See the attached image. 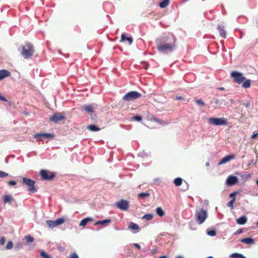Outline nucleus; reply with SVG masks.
Returning <instances> with one entry per match:
<instances>
[{"label": "nucleus", "mask_w": 258, "mask_h": 258, "mask_svg": "<svg viewBox=\"0 0 258 258\" xmlns=\"http://www.w3.org/2000/svg\"><path fill=\"white\" fill-rule=\"evenodd\" d=\"M176 38L172 34H164L158 37L156 40L157 49L162 54L171 53L176 48Z\"/></svg>", "instance_id": "1"}, {"label": "nucleus", "mask_w": 258, "mask_h": 258, "mask_svg": "<svg viewBox=\"0 0 258 258\" xmlns=\"http://www.w3.org/2000/svg\"><path fill=\"white\" fill-rule=\"evenodd\" d=\"M230 76L234 82L239 85L241 84L243 88H248L250 87L251 80L244 77L242 73L236 71H232Z\"/></svg>", "instance_id": "2"}, {"label": "nucleus", "mask_w": 258, "mask_h": 258, "mask_svg": "<svg viewBox=\"0 0 258 258\" xmlns=\"http://www.w3.org/2000/svg\"><path fill=\"white\" fill-rule=\"evenodd\" d=\"M34 52V49L33 45L29 43H26L25 45L22 46V50L20 53L23 56L26 58L28 59L33 55Z\"/></svg>", "instance_id": "3"}, {"label": "nucleus", "mask_w": 258, "mask_h": 258, "mask_svg": "<svg viewBox=\"0 0 258 258\" xmlns=\"http://www.w3.org/2000/svg\"><path fill=\"white\" fill-rule=\"evenodd\" d=\"M208 216L207 211L204 208L197 210L195 213L196 221L199 224H203Z\"/></svg>", "instance_id": "4"}, {"label": "nucleus", "mask_w": 258, "mask_h": 258, "mask_svg": "<svg viewBox=\"0 0 258 258\" xmlns=\"http://www.w3.org/2000/svg\"><path fill=\"white\" fill-rule=\"evenodd\" d=\"M142 94L136 91H132L127 92L122 97V100L124 101H130L140 98Z\"/></svg>", "instance_id": "5"}, {"label": "nucleus", "mask_w": 258, "mask_h": 258, "mask_svg": "<svg viewBox=\"0 0 258 258\" xmlns=\"http://www.w3.org/2000/svg\"><path fill=\"white\" fill-rule=\"evenodd\" d=\"M208 123L213 125H226L227 124V120L225 118H213L211 117L208 120Z\"/></svg>", "instance_id": "6"}, {"label": "nucleus", "mask_w": 258, "mask_h": 258, "mask_svg": "<svg viewBox=\"0 0 258 258\" xmlns=\"http://www.w3.org/2000/svg\"><path fill=\"white\" fill-rule=\"evenodd\" d=\"M22 182L23 184L28 186V190L31 193H35L37 191V189L35 187V182L33 180L27 177H23L22 179Z\"/></svg>", "instance_id": "7"}, {"label": "nucleus", "mask_w": 258, "mask_h": 258, "mask_svg": "<svg viewBox=\"0 0 258 258\" xmlns=\"http://www.w3.org/2000/svg\"><path fill=\"white\" fill-rule=\"evenodd\" d=\"M40 174L42 179L46 180H51L56 176L55 172L44 169L40 171Z\"/></svg>", "instance_id": "8"}, {"label": "nucleus", "mask_w": 258, "mask_h": 258, "mask_svg": "<svg viewBox=\"0 0 258 258\" xmlns=\"http://www.w3.org/2000/svg\"><path fill=\"white\" fill-rule=\"evenodd\" d=\"M33 137L37 141H45L53 139L54 135L50 133H39L35 134Z\"/></svg>", "instance_id": "9"}, {"label": "nucleus", "mask_w": 258, "mask_h": 258, "mask_svg": "<svg viewBox=\"0 0 258 258\" xmlns=\"http://www.w3.org/2000/svg\"><path fill=\"white\" fill-rule=\"evenodd\" d=\"M64 222V220L62 218H58L56 220L53 221L48 220L46 221V223L48 227L51 229L54 228L57 226L62 224Z\"/></svg>", "instance_id": "10"}, {"label": "nucleus", "mask_w": 258, "mask_h": 258, "mask_svg": "<svg viewBox=\"0 0 258 258\" xmlns=\"http://www.w3.org/2000/svg\"><path fill=\"white\" fill-rule=\"evenodd\" d=\"M64 119V115L62 112L55 113L49 117V120L54 123H57Z\"/></svg>", "instance_id": "11"}, {"label": "nucleus", "mask_w": 258, "mask_h": 258, "mask_svg": "<svg viewBox=\"0 0 258 258\" xmlns=\"http://www.w3.org/2000/svg\"><path fill=\"white\" fill-rule=\"evenodd\" d=\"M115 206L122 211H126L129 208L128 202L124 200H121L115 203Z\"/></svg>", "instance_id": "12"}, {"label": "nucleus", "mask_w": 258, "mask_h": 258, "mask_svg": "<svg viewBox=\"0 0 258 258\" xmlns=\"http://www.w3.org/2000/svg\"><path fill=\"white\" fill-rule=\"evenodd\" d=\"M96 104H92L90 105H84L82 106V109L86 111L88 113H93L94 109L96 107Z\"/></svg>", "instance_id": "13"}, {"label": "nucleus", "mask_w": 258, "mask_h": 258, "mask_svg": "<svg viewBox=\"0 0 258 258\" xmlns=\"http://www.w3.org/2000/svg\"><path fill=\"white\" fill-rule=\"evenodd\" d=\"M238 181V178L236 176L230 175L226 179V183L228 186L235 185Z\"/></svg>", "instance_id": "14"}, {"label": "nucleus", "mask_w": 258, "mask_h": 258, "mask_svg": "<svg viewBox=\"0 0 258 258\" xmlns=\"http://www.w3.org/2000/svg\"><path fill=\"white\" fill-rule=\"evenodd\" d=\"M235 158L234 155L231 154L225 156L219 162V165L223 164L229 162L231 160L234 159Z\"/></svg>", "instance_id": "15"}, {"label": "nucleus", "mask_w": 258, "mask_h": 258, "mask_svg": "<svg viewBox=\"0 0 258 258\" xmlns=\"http://www.w3.org/2000/svg\"><path fill=\"white\" fill-rule=\"evenodd\" d=\"M11 73L6 70H2L0 71V80L4 79L6 77L10 76Z\"/></svg>", "instance_id": "16"}, {"label": "nucleus", "mask_w": 258, "mask_h": 258, "mask_svg": "<svg viewBox=\"0 0 258 258\" xmlns=\"http://www.w3.org/2000/svg\"><path fill=\"white\" fill-rule=\"evenodd\" d=\"M127 41L129 44H132L133 42V39L132 37H126L124 33H122L121 36L120 42Z\"/></svg>", "instance_id": "17"}, {"label": "nucleus", "mask_w": 258, "mask_h": 258, "mask_svg": "<svg viewBox=\"0 0 258 258\" xmlns=\"http://www.w3.org/2000/svg\"><path fill=\"white\" fill-rule=\"evenodd\" d=\"M218 30L219 32L220 36L223 38H226V31L224 29V27L221 25L218 26Z\"/></svg>", "instance_id": "18"}, {"label": "nucleus", "mask_w": 258, "mask_h": 258, "mask_svg": "<svg viewBox=\"0 0 258 258\" xmlns=\"http://www.w3.org/2000/svg\"><path fill=\"white\" fill-rule=\"evenodd\" d=\"M247 221V218L245 216L240 217L239 218L236 219V222L239 225H244Z\"/></svg>", "instance_id": "19"}, {"label": "nucleus", "mask_w": 258, "mask_h": 258, "mask_svg": "<svg viewBox=\"0 0 258 258\" xmlns=\"http://www.w3.org/2000/svg\"><path fill=\"white\" fill-rule=\"evenodd\" d=\"M241 242L246 244L251 245L254 243V240L253 238L251 237H247L245 238H242L241 239Z\"/></svg>", "instance_id": "20"}, {"label": "nucleus", "mask_w": 258, "mask_h": 258, "mask_svg": "<svg viewBox=\"0 0 258 258\" xmlns=\"http://www.w3.org/2000/svg\"><path fill=\"white\" fill-rule=\"evenodd\" d=\"M92 221V219L90 217H87L82 220L80 223V226H85L89 222Z\"/></svg>", "instance_id": "21"}, {"label": "nucleus", "mask_w": 258, "mask_h": 258, "mask_svg": "<svg viewBox=\"0 0 258 258\" xmlns=\"http://www.w3.org/2000/svg\"><path fill=\"white\" fill-rule=\"evenodd\" d=\"M111 222L110 219H105L103 220H98L94 224L95 225H105L106 224L110 223Z\"/></svg>", "instance_id": "22"}, {"label": "nucleus", "mask_w": 258, "mask_h": 258, "mask_svg": "<svg viewBox=\"0 0 258 258\" xmlns=\"http://www.w3.org/2000/svg\"><path fill=\"white\" fill-rule=\"evenodd\" d=\"M87 128L92 132H97L100 130L99 127L94 124L88 125Z\"/></svg>", "instance_id": "23"}, {"label": "nucleus", "mask_w": 258, "mask_h": 258, "mask_svg": "<svg viewBox=\"0 0 258 258\" xmlns=\"http://www.w3.org/2000/svg\"><path fill=\"white\" fill-rule=\"evenodd\" d=\"M156 213L159 217H163L165 215V212L161 207H157L156 209Z\"/></svg>", "instance_id": "24"}, {"label": "nucleus", "mask_w": 258, "mask_h": 258, "mask_svg": "<svg viewBox=\"0 0 258 258\" xmlns=\"http://www.w3.org/2000/svg\"><path fill=\"white\" fill-rule=\"evenodd\" d=\"M170 0H163L159 4V6L161 8H166L169 4Z\"/></svg>", "instance_id": "25"}, {"label": "nucleus", "mask_w": 258, "mask_h": 258, "mask_svg": "<svg viewBox=\"0 0 258 258\" xmlns=\"http://www.w3.org/2000/svg\"><path fill=\"white\" fill-rule=\"evenodd\" d=\"M230 258H247L243 254L239 253H233L230 255Z\"/></svg>", "instance_id": "26"}, {"label": "nucleus", "mask_w": 258, "mask_h": 258, "mask_svg": "<svg viewBox=\"0 0 258 258\" xmlns=\"http://www.w3.org/2000/svg\"><path fill=\"white\" fill-rule=\"evenodd\" d=\"M183 179L181 177H177L174 179L173 183L176 186H180L182 183Z\"/></svg>", "instance_id": "27"}, {"label": "nucleus", "mask_w": 258, "mask_h": 258, "mask_svg": "<svg viewBox=\"0 0 258 258\" xmlns=\"http://www.w3.org/2000/svg\"><path fill=\"white\" fill-rule=\"evenodd\" d=\"M128 227L132 229L133 230H139V227L138 226V224H137L136 223H133V222H131L129 226H128Z\"/></svg>", "instance_id": "28"}, {"label": "nucleus", "mask_w": 258, "mask_h": 258, "mask_svg": "<svg viewBox=\"0 0 258 258\" xmlns=\"http://www.w3.org/2000/svg\"><path fill=\"white\" fill-rule=\"evenodd\" d=\"M12 196L10 195H5L4 197V203H10L12 200Z\"/></svg>", "instance_id": "29"}, {"label": "nucleus", "mask_w": 258, "mask_h": 258, "mask_svg": "<svg viewBox=\"0 0 258 258\" xmlns=\"http://www.w3.org/2000/svg\"><path fill=\"white\" fill-rule=\"evenodd\" d=\"M150 196V194L148 192H141L138 194V197L141 198H148Z\"/></svg>", "instance_id": "30"}, {"label": "nucleus", "mask_w": 258, "mask_h": 258, "mask_svg": "<svg viewBox=\"0 0 258 258\" xmlns=\"http://www.w3.org/2000/svg\"><path fill=\"white\" fill-rule=\"evenodd\" d=\"M207 233L208 235L213 237L216 235V231L214 229L208 230Z\"/></svg>", "instance_id": "31"}, {"label": "nucleus", "mask_w": 258, "mask_h": 258, "mask_svg": "<svg viewBox=\"0 0 258 258\" xmlns=\"http://www.w3.org/2000/svg\"><path fill=\"white\" fill-rule=\"evenodd\" d=\"M40 256L42 258H52L50 255L46 253L44 250L40 252Z\"/></svg>", "instance_id": "32"}, {"label": "nucleus", "mask_w": 258, "mask_h": 258, "mask_svg": "<svg viewBox=\"0 0 258 258\" xmlns=\"http://www.w3.org/2000/svg\"><path fill=\"white\" fill-rule=\"evenodd\" d=\"M153 218V215L152 214H145L143 217V219H146V220H150Z\"/></svg>", "instance_id": "33"}, {"label": "nucleus", "mask_w": 258, "mask_h": 258, "mask_svg": "<svg viewBox=\"0 0 258 258\" xmlns=\"http://www.w3.org/2000/svg\"><path fill=\"white\" fill-rule=\"evenodd\" d=\"M148 155H149L148 153L146 152L145 151H142V152H140L138 154V156L142 157V158H144V157H147V156H148Z\"/></svg>", "instance_id": "34"}, {"label": "nucleus", "mask_w": 258, "mask_h": 258, "mask_svg": "<svg viewBox=\"0 0 258 258\" xmlns=\"http://www.w3.org/2000/svg\"><path fill=\"white\" fill-rule=\"evenodd\" d=\"M25 239L28 242H32L34 241V238L30 235H27L25 236Z\"/></svg>", "instance_id": "35"}, {"label": "nucleus", "mask_w": 258, "mask_h": 258, "mask_svg": "<svg viewBox=\"0 0 258 258\" xmlns=\"http://www.w3.org/2000/svg\"><path fill=\"white\" fill-rule=\"evenodd\" d=\"M234 199H231L228 203L227 207L230 208L231 209H234L233 204L234 203Z\"/></svg>", "instance_id": "36"}, {"label": "nucleus", "mask_w": 258, "mask_h": 258, "mask_svg": "<svg viewBox=\"0 0 258 258\" xmlns=\"http://www.w3.org/2000/svg\"><path fill=\"white\" fill-rule=\"evenodd\" d=\"M13 245H14V244H13V242L11 241H10L8 242V243L6 245V248L7 249H10L13 247Z\"/></svg>", "instance_id": "37"}, {"label": "nucleus", "mask_w": 258, "mask_h": 258, "mask_svg": "<svg viewBox=\"0 0 258 258\" xmlns=\"http://www.w3.org/2000/svg\"><path fill=\"white\" fill-rule=\"evenodd\" d=\"M133 119L139 122L142 121V117L140 115H136L133 117Z\"/></svg>", "instance_id": "38"}, {"label": "nucleus", "mask_w": 258, "mask_h": 258, "mask_svg": "<svg viewBox=\"0 0 258 258\" xmlns=\"http://www.w3.org/2000/svg\"><path fill=\"white\" fill-rule=\"evenodd\" d=\"M9 175L8 173H6L3 171L0 170V178H4Z\"/></svg>", "instance_id": "39"}, {"label": "nucleus", "mask_w": 258, "mask_h": 258, "mask_svg": "<svg viewBox=\"0 0 258 258\" xmlns=\"http://www.w3.org/2000/svg\"><path fill=\"white\" fill-rule=\"evenodd\" d=\"M238 194L237 191H234L229 194L230 198H232V199H234V201H235V196Z\"/></svg>", "instance_id": "40"}, {"label": "nucleus", "mask_w": 258, "mask_h": 258, "mask_svg": "<svg viewBox=\"0 0 258 258\" xmlns=\"http://www.w3.org/2000/svg\"><path fill=\"white\" fill-rule=\"evenodd\" d=\"M196 102L198 105L201 106L205 105L204 101H203V100L201 99L196 100Z\"/></svg>", "instance_id": "41"}, {"label": "nucleus", "mask_w": 258, "mask_h": 258, "mask_svg": "<svg viewBox=\"0 0 258 258\" xmlns=\"http://www.w3.org/2000/svg\"><path fill=\"white\" fill-rule=\"evenodd\" d=\"M17 184V182L14 180H11L8 182V184L10 186H14Z\"/></svg>", "instance_id": "42"}, {"label": "nucleus", "mask_w": 258, "mask_h": 258, "mask_svg": "<svg viewBox=\"0 0 258 258\" xmlns=\"http://www.w3.org/2000/svg\"><path fill=\"white\" fill-rule=\"evenodd\" d=\"M6 242V239L5 237H2L0 239V244L1 245H4Z\"/></svg>", "instance_id": "43"}, {"label": "nucleus", "mask_w": 258, "mask_h": 258, "mask_svg": "<svg viewBox=\"0 0 258 258\" xmlns=\"http://www.w3.org/2000/svg\"><path fill=\"white\" fill-rule=\"evenodd\" d=\"M243 233V229H239L236 231H235L234 233V235H237V234H240L241 233Z\"/></svg>", "instance_id": "44"}, {"label": "nucleus", "mask_w": 258, "mask_h": 258, "mask_svg": "<svg viewBox=\"0 0 258 258\" xmlns=\"http://www.w3.org/2000/svg\"><path fill=\"white\" fill-rule=\"evenodd\" d=\"M258 137V132L256 133H254L251 137V139H255L256 138H257Z\"/></svg>", "instance_id": "45"}, {"label": "nucleus", "mask_w": 258, "mask_h": 258, "mask_svg": "<svg viewBox=\"0 0 258 258\" xmlns=\"http://www.w3.org/2000/svg\"><path fill=\"white\" fill-rule=\"evenodd\" d=\"M0 100L5 101V102L8 101V100L4 96L2 95L1 94H0Z\"/></svg>", "instance_id": "46"}, {"label": "nucleus", "mask_w": 258, "mask_h": 258, "mask_svg": "<svg viewBox=\"0 0 258 258\" xmlns=\"http://www.w3.org/2000/svg\"><path fill=\"white\" fill-rule=\"evenodd\" d=\"M70 258H79V256L76 253H74L71 255Z\"/></svg>", "instance_id": "47"}, {"label": "nucleus", "mask_w": 258, "mask_h": 258, "mask_svg": "<svg viewBox=\"0 0 258 258\" xmlns=\"http://www.w3.org/2000/svg\"><path fill=\"white\" fill-rule=\"evenodd\" d=\"M133 245L138 249H140L141 248V246L138 243H133Z\"/></svg>", "instance_id": "48"}, {"label": "nucleus", "mask_w": 258, "mask_h": 258, "mask_svg": "<svg viewBox=\"0 0 258 258\" xmlns=\"http://www.w3.org/2000/svg\"><path fill=\"white\" fill-rule=\"evenodd\" d=\"M243 105L246 107V108H248L250 106V103L249 102H247L246 103H244Z\"/></svg>", "instance_id": "49"}, {"label": "nucleus", "mask_w": 258, "mask_h": 258, "mask_svg": "<svg viewBox=\"0 0 258 258\" xmlns=\"http://www.w3.org/2000/svg\"><path fill=\"white\" fill-rule=\"evenodd\" d=\"M154 120L159 123H161L162 121L160 119H159V118H154Z\"/></svg>", "instance_id": "50"}, {"label": "nucleus", "mask_w": 258, "mask_h": 258, "mask_svg": "<svg viewBox=\"0 0 258 258\" xmlns=\"http://www.w3.org/2000/svg\"><path fill=\"white\" fill-rule=\"evenodd\" d=\"M253 161H254L253 159H252V160H249V161H248V164H247V166H250V165H251L253 163Z\"/></svg>", "instance_id": "51"}, {"label": "nucleus", "mask_w": 258, "mask_h": 258, "mask_svg": "<svg viewBox=\"0 0 258 258\" xmlns=\"http://www.w3.org/2000/svg\"><path fill=\"white\" fill-rule=\"evenodd\" d=\"M215 104H220L219 103V100H218V99H216V100L215 101Z\"/></svg>", "instance_id": "52"}, {"label": "nucleus", "mask_w": 258, "mask_h": 258, "mask_svg": "<svg viewBox=\"0 0 258 258\" xmlns=\"http://www.w3.org/2000/svg\"><path fill=\"white\" fill-rule=\"evenodd\" d=\"M176 99V100H181L182 99V97L181 96H177Z\"/></svg>", "instance_id": "53"}, {"label": "nucleus", "mask_w": 258, "mask_h": 258, "mask_svg": "<svg viewBox=\"0 0 258 258\" xmlns=\"http://www.w3.org/2000/svg\"><path fill=\"white\" fill-rule=\"evenodd\" d=\"M159 180V178H155V179H154V182H157V181H158Z\"/></svg>", "instance_id": "54"}, {"label": "nucleus", "mask_w": 258, "mask_h": 258, "mask_svg": "<svg viewBox=\"0 0 258 258\" xmlns=\"http://www.w3.org/2000/svg\"><path fill=\"white\" fill-rule=\"evenodd\" d=\"M158 258H166V256L163 255V256H161L159 257Z\"/></svg>", "instance_id": "55"}, {"label": "nucleus", "mask_w": 258, "mask_h": 258, "mask_svg": "<svg viewBox=\"0 0 258 258\" xmlns=\"http://www.w3.org/2000/svg\"><path fill=\"white\" fill-rule=\"evenodd\" d=\"M206 166H210V163H209V162H207V163H206Z\"/></svg>", "instance_id": "56"}, {"label": "nucleus", "mask_w": 258, "mask_h": 258, "mask_svg": "<svg viewBox=\"0 0 258 258\" xmlns=\"http://www.w3.org/2000/svg\"><path fill=\"white\" fill-rule=\"evenodd\" d=\"M176 258H183V257L182 256H178L176 257Z\"/></svg>", "instance_id": "57"}, {"label": "nucleus", "mask_w": 258, "mask_h": 258, "mask_svg": "<svg viewBox=\"0 0 258 258\" xmlns=\"http://www.w3.org/2000/svg\"><path fill=\"white\" fill-rule=\"evenodd\" d=\"M5 162H6V163H7L8 162V158H7L6 159Z\"/></svg>", "instance_id": "58"}, {"label": "nucleus", "mask_w": 258, "mask_h": 258, "mask_svg": "<svg viewBox=\"0 0 258 258\" xmlns=\"http://www.w3.org/2000/svg\"><path fill=\"white\" fill-rule=\"evenodd\" d=\"M220 89L221 90H223L224 89V88L223 87H221V88H220Z\"/></svg>", "instance_id": "59"}, {"label": "nucleus", "mask_w": 258, "mask_h": 258, "mask_svg": "<svg viewBox=\"0 0 258 258\" xmlns=\"http://www.w3.org/2000/svg\"><path fill=\"white\" fill-rule=\"evenodd\" d=\"M256 25L257 27H258V19L256 21Z\"/></svg>", "instance_id": "60"}, {"label": "nucleus", "mask_w": 258, "mask_h": 258, "mask_svg": "<svg viewBox=\"0 0 258 258\" xmlns=\"http://www.w3.org/2000/svg\"><path fill=\"white\" fill-rule=\"evenodd\" d=\"M207 258H214V257L212 256H209V257H208Z\"/></svg>", "instance_id": "61"}, {"label": "nucleus", "mask_w": 258, "mask_h": 258, "mask_svg": "<svg viewBox=\"0 0 258 258\" xmlns=\"http://www.w3.org/2000/svg\"><path fill=\"white\" fill-rule=\"evenodd\" d=\"M148 65H147V66L145 67H144V68H145V69H147V68H148Z\"/></svg>", "instance_id": "62"}, {"label": "nucleus", "mask_w": 258, "mask_h": 258, "mask_svg": "<svg viewBox=\"0 0 258 258\" xmlns=\"http://www.w3.org/2000/svg\"><path fill=\"white\" fill-rule=\"evenodd\" d=\"M256 183L257 185L258 186V179L256 180Z\"/></svg>", "instance_id": "63"}, {"label": "nucleus", "mask_w": 258, "mask_h": 258, "mask_svg": "<svg viewBox=\"0 0 258 258\" xmlns=\"http://www.w3.org/2000/svg\"><path fill=\"white\" fill-rule=\"evenodd\" d=\"M256 225L257 227H258V221L256 223Z\"/></svg>", "instance_id": "64"}]
</instances>
